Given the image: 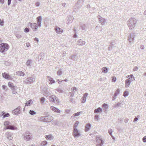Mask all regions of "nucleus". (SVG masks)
I'll list each match as a JSON object with an SVG mask.
<instances>
[{
  "mask_svg": "<svg viewBox=\"0 0 146 146\" xmlns=\"http://www.w3.org/2000/svg\"><path fill=\"white\" fill-rule=\"evenodd\" d=\"M76 56V55H72L70 56V58L72 60L74 61L75 60Z\"/></svg>",
  "mask_w": 146,
  "mask_h": 146,
  "instance_id": "ea45409f",
  "label": "nucleus"
},
{
  "mask_svg": "<svg viewBox=\"0 0 146 146\" xmlns=\"http://www.w3.org/2000/svg\"><path fill=\"white\" fill-rule=\"evenodd\" d=\"M2 115H3V118L8 117L9 116V113H5L3 111L2 112Z\"/></svg>",
  "mask_w": 146,
  "mask_h": 146,
  "instance_id": "cd10ccee",
  "label": "nucleus"
},
{
  "mask_svg": "<svg viewBox=\"0 0 146 146\" xmlns=\"http://www.w3.org/2000/svg\"><path fill=\"white\" fill-rule=\"evenodd\" d=\"M129 95V93L127 91H125L123 93V96L125 97H127Z\"/></svg>",
  "mask_w": 146,
  "mask_h": 146,
  "instance_id": "c03bdc74",
  "label": "nucleus"
},
{
  "mask_svg": "<svg viewBox=\"0 0 146 146\" xmlns=\"http://www.w3.org/2000/svg\"><path fill=\"white\" fill-rule=\"evenodd\" d=\"M55 30L56 33L59 34H61L63 33V30L62 29H61L59 27H56L55 29Z\"/></svg>",
  "mask_w": 146,
  "mask_h": 146,
  "instance_id": "dca6fc26",
  "label": "nucleus"
},
{
  "mask_svg": "<svg viewBox=\"0 0 146 146\" xmlns=\"http://www.w3.org/2000/svg\"><path fill=\"white\" fill-rule=\"evenodd\" d=\"M98 19L99 20V22L102 25H104L106 23V20L105 19L102 18L101 16L99 15Z\"/></svg>",
  "mask_w": 146,
  "mask_h": 146,
  "instance_id": "f8f14e48",
  "label": "nucleus"
},
{
  "mask_svg": "<svg viewBox=\"0 0 146 146\" xmlns=\"http://www.w3.org/2000/svg\"><path fill=\"white\" fill-rule=\"evenodd\" d=\"M45 138L47 140H52L54 138V137L51 135H46L45 136Z\"/></svg>",
  "mask_w": 146,
  "mask_h": 146,
  "instance_id": "5701e85b",
  "label": "nucleus"
},
{
  "mask_svg": "<svg viewBox=\"0 0 146 146\" xmlns=\"http://www.w3.org/2000/svg\"><path fill=\"white\" fill-rule=\"evenodd\" d=\"M18 89L17 87L16 86H15L14 87H13V88H11V89L12 90V93L13 94H15L17 92V90Z\"/></svg>",
  "mask_w": 146,
  "mask_h": 146,
  "instance_id": "6ab92c4d",
  "label": "nucleus"
},
{
  "mask_svg": "<svg viewBox=\"0 0 146 146\" xmlns=\"http://www.w3.org/2000/svg\"><path fill=\"white\" fill-rule=\"evenodd\" d=\"M138 68L137 66H135L133 69V70L134 71H136L138 70Z\"/></svg>",
  "mask_w": 146,
  "mask_h": 146,
  "instance_id": "0e129e2a",
  "label": "nucleus"
},
{
  "mask_svg": "<svg viewBox=\"0 0 146 146\" xmlns=\"http://www.w3.org/2000/svg\"><path fill=\"white\" fill-rule=\"evenodd\" d=\"M33 103V101L31 100H29L28 101H27L25 104V106H30L32 103Z\"/></svg>",
  "mask_w": 146,
  "mask_h": 146,
  "instance_id": "a878e982",
  "label": "nucleus"
},
{
  "mask_svg": "<svg viewBox=\"0 0 146 146\" xmlns=\"http://www.w3.org/2000/svg\"><path fill=\"white\" fill-rule=\"evenodd\" d=\"M142 140L144 142H146V136H144L143 137Z\"/></svg>",
  "mask_w": 146,
  "mask_h": 146,
  "instance_id": "6e6d98bb",
  "label": "nucleus"
},
{
  "mask_svg": "<svg viewBox=\"0 0 146 146\" xmlns=\"http://www.w3.org/2000/svg\"><path fill=\"white\" fill-rule=\"evenodd\" d=\"M30 134V133L29 131L26 132L24 138V140L29 141L32 139V137Z\"/></svg>",
  "mask_w": 146,
  "mask_h": 146,
  "instance_id": "6e6552de",
  "label": "nucleus"
},
{
  "mask_svg": "<svg viewBox=\"0 0 146 146\" xmlns=\"http://www.w3.org/2000/svg\"><path fill=\"white\" fill-rule=\"evenodd\" d=\"M10 123L9 121H5L4 123V125L5 126H9V125Z\"/></svg>",
  "mask_w": 146,
  "mask_h": 146,
  "instance_id": "a18cd8bd",
  "label": "nucleus"
},
{
  "mask_svg": "<svg viewBox=\"0 0 146 146\" xmlns=\"http://www.w3.org/2000/svg\"><path fill=\"white\" fill-rule=\"evenodd\" d=\"M137 21L134 18H130L127 21V25L129 29H132L135 27Z\"/></svg>",
  "mask_w": 146,
  "mask_h": 146,
  "instance_id": "f257e3e1",
  "label": "nucleus"
},
{
  "mask_svg": "<svg viewBox=\"0 0 146 146\" xmlns=\"http://www.w3.org/2000/svg\"><path fill=\"white\" fill-rule=\"evenodd\" d=\"M72 90L74 91H77V89L76 87H74L71 88Z\"/></svg>",
  "mask_w": 146,
  "mask_h": 146,
  "instance_id": "bf43d9fd",
  "label": "nucleus"
},
{
  "mask_svg": "<svg viewBox=\"0 0 146 146\" xmlns=\"http://www.w3.org/2000/svg\"><path fill=\"white\" fill-rule=\"evenodd\" d=\"M112 129H110L109 130H108V132H109V133L110 135H111V136H112Z\"/></svg>",
  "mask_w": 146,
  "mask_h": 146,
  "instance_id": "5fc2aeb1",
  "label": "nucleus"
},
{
  "mask_svg": "<svg viewBox=\"0 0 146 146\" xmlns=\"http://www.w3.org/2000/svg\"><path fill=\"white\" fill-rule=\"evenodd\" d=\"M91 127V125L90 124H86L85 127V131L86 132L88 131L90 129Z\"/></svg>",
  "mask_w": 146,
  "mask_h": 146,
  "instance_id": "393cba45",
  "label": "nucleus"
},
{
  "mask_svg": "<svg viewBox=\"0 0 146 146\" xmlns=\"http://www.w3.org/2000/svg\"><path fill=\"white\" fill-rule=\"evenodd\" d=\"M139 117V115H137L136 117H135L134 118V119L133 120V121L135 122V121H137L138 120V119H139L138 117Z\"/></svg>",
  "mask_w": 146,
  "mask_h": 146,
  "instance_id": "8fccbe9b",
  "label": "nucleus"
},
{
  "mask_svg": "<svg viewBox=\"0 0 146 146\" xmlns=\"http://www.w3.org/2000/svg\"><path fill=\"white\" fill-rule=\"evenodd\" d=\"M110 44V45L109 47V50L111 51L112 49V48L115 47V44H113L112 42H111Z\"/></svg>",
  "mask_w": 146,
  "mask_h": 146,
  "instance_id": "c85d7f7f",
  "label": "nucleus"
},
{
  "mask_svg": "<svg viewBox=\"0 0 146 146\" xmlns=\"http://www.w3.org/2000/svg\"><path fill=\"white\" fill-rule=\"evenodd\" d=\"M79 122L78 121H76L74 123V126L73 127V129H77L76 127L78 125Z\"/></svg>",
  "mask_w": 146,
  "mask_h": 146,
  "instance_id": "72a5a7b5",
  "label": "nucleus"
},
{
  "mask_svg": "<svg viewBox=\"0 0 146 146\" xmlns=\"http://www.w3.org/2000/svg\"><path fill=\"white\" fill-rule=\"evenodd\" d=\"M82 111H79L77 112L76 113H74L72 116V117H76L79 116L80 114L82 113Z\"/></svg>",
  "mask_w": 146,
  "mask_h": 146,
  "instance_id": "c756f323",
  "label": "nucleus"
},
{
  "mask_svg": "<svg viewBox=\"0 0 146 146\" xmlns=\"http://www.w3.org/2000/svg\"><path fill=\"white\" fill-rule=\"evenodd\" d=\"M102 109L100 108H98L97 109L95 110L94 111V113H97L99 112L100 111H102Z\"/></svg>",
  "mask_w": 146,
  "mask_h": 146,
  "instance_id": "473e14b6",
  "label": "nucleus"
},
{
  "mask_svg": "<svg viewBox=\"0 0 146 146\" xmlns=\"http://www.w3.org/2000/svg\"><path fill=\"white\" fill-rule=\"evenodd\" d=\"M31 27L34 31H36L37 30L38 27H39L38 24L36 23H29Z\"/></svg>",
  "mask_w": 146,
  "mask_h": 146,
  "instance_id": "9b49d317",
  "label": "nucleus"
},
{
  "mask_svg": "<svg viewBox=\"0 0 146 146\" xmlns=\"http://www.w3.org/2000/svg\"><path fill=\"white\" fill-rule=\"evenodd\" d=\"M16 75L17 76H24L25 75V73L21 71H18L16 72Z\"/></svg>",
  "mask_w": 146,
  "mask_h": 146,
  "instance_id": "b1692460",
  "label": "nucleus"
},
{
  "mask_svg": "<svg viewBox=\"0 0 146 146\" xmlns=\"http://www.w3.org/2000/svg\"><path fill=\"white\" fill-rule=\"evenodd\" d=\"M47 79L48 81H50V84H52L55 83V81L53 80V79L49 76L47 77Z\"/></svg>",
  "mask_w": 146,
  "mask_h": 146,
  "instance_id": "aec40b11",
  "label": "nucleus"
},
{
  "mask_svg": "<svg viewBox=\"0 0 146 146\" xmlns=\"http://www.w3.org/2000/svg\"><path fill=\"white\" fill-rule=\"evenodd\" d=\"M83 0H79L77 3V4L78 5H81V4L83 3Z\"/></svg>",
  "mask_w": 146,
  "mask_h": 146,
  "instance_id": "37998d69",
  "label": "nucleus"
},
{
  "mask_svg": "<svg viewBox=\"0 0 146 146\" xmlns=\"http://www.w3.org/2000/svg\"><path fill=\"white\" fill-rule=\"evenodd\" d=\"M72 20V18L71 16H69L68 17L67 20L68 21V23H70L71 22V21Z\"/></svg>",
  "mask_w": 146,
  "mask_h": 146,
  "instance_id": "4c0bfd02",
  "label": "nucleus"
},
{
  "mask_svg": "<svg viewBox=\"0 0 146 146\" xmlns=\"http://www.w3.org/2000/svg\"><path fill=\"white\" fill-rule=\"evenodd\" d=\"M50 108L52 111L57 113H60V110H59L55 107L51 106Z\"/></svg>",
  "mask_w": 146,
  "mask_h": 146,
  "instance_id": "a211bd4d",
  "label": "nucleus"
},
{
  "mask_svg": "<svg viewBox=\"0 0 146 146\" xmlns=\"http://www.w3.org/2000/svg\"><path fill=\"white\" fill-rule=\"evenodd\" d=\"M8 84L9 86L11 88H12L13 87H14L15 86L12 83L10 82H9Z\"/></svg>",
  "mask_w": 146,
  "mask_h": 146,
  "instance_id": "a19ab883",
  "label": "nucleus"
},
{
  "mask_svg": "<svg viewBox=\"0 0 146 146\" xmlns=\"http://www.w3.org/2000/svg\"><path fill=\"white\" fill-rule=\"evenodd\" d=\"M35 76H32L31 77H29L25 79L23 81V83L27 85H30L34 82L36 79Z\"/></svg>",
  "mask_w": 146,
  "mask_h": 146,
  "instance_id": "f03ea898",
  "label": "nucleus"
},
{
  "mask_svg": "<svg viewBox=\"0 0 146 146\" xmlns=\"http://www.w3.org/2000/svg\"><path fill=\"white\" fill-rule=\"evenodd\" d=\"M95 119L96 120H98L99 119V116L98 115H96L95 116Z\"/></svg>",
  "mask_w": 146,
  "mask_h": 146,
  "instance_id": "052dcab7",
  "label": "nucleus"
},
{
  "mask_svg": "<svg viewBox=\"0 0 146 146\" xmlns=\"http://www.w3.org/2000/svg\"><path fill=\"white\" fill-rule=\"evenodd\" d=\"M117 96L114 95V96L112 98V100H114L116 98Z\"/></svg>",
  "mask_w": 146,
  "mask_h": 146,
  "instance_id": "69168bd1",
  "label": "nucleus"
},
{
  "mask_svg": "<svg viewBox=\"0 0 146 146\" xmlns=\"http://www.w3.org/2000/svg\"><path fill=\"white\" fill-rule=\"evenodd\" d=\"M2 75L3 76L5 79L11 80H13V76H11L6 72L3 73Z\"/></svg>",
  "mask_w": 146,
  "mask_h": 146,
  "instance_id": "9d476101",
  "label": "nucleus"
},
{
  "mask_svg": "<svg viewBox=\"0 0 146 146\" xmlns=\"http://www.w3.org/2000/svg\"><path fill=\"white\" fill-rule=\"evenodd\" d=\"M42 21V17L39 16L37 18V24L39 27H40L41 26V22Z\"/></svg>",
  "mask_w": 146,
  "mask_h": 146,
  "instance_id": "2eb2a0df",
  "label": "nucleus"
},
{
  "mask_svg": "<svg viewBox=\"0 0 146 146\" xmlns=\"http://www.w3.org/2000/svg\"><path fill=\"white\" fill-rule=\"evenodd\" d=\"M6 136L7 137V138L10 140H11L13 139V137L11 135V133L9 132H7L6 133Z\"/></svg>",
  "mask_w": 146,
  "mask_h": 146,
  "instance_id": "412c9836",
  "label": "nucleus"
},
{
  "mask_svg": "<svg viewBox=\"0 0 146 146\" xmlns=\"http://www.w3.org/2000/svg\"><path fill=\"white\" fill-rule=\"evenodd\" d=\"M49 100L50 102L58 104L60 102L59 99L56 96L52 95L49 97Z\"/></svg>",
  "mask_w": 146,
  "mask_h": 146,
  "instance_id": "7ed1b4c3",
  "label": "nucleus"
},
{
  "mask_svg": "<svg viewBox=\"0 0 146 146\" xmlns=\"http://www.w3.org/2000/svg\"><path fill=\"white\" fill-rule=\"evenodd\" d=\"M119 89H117L115 91L114 95L117 96L119 93Z\"/></svg>",
  "mask_w": 146,
  "mask_h": 146,
  "instance_id": "de8ad7c7",
  "label": "nucleus"
},
{
  "mask_svg": "<svg viewBox=\"0 0 146 146\" xmlns=\"http://www.w3.org/2000/svg\"><path fill=\"white\" fill-rule=\"evenodd\" d=\"M45 99L44 97H42L40 98V101L42 104H43L45 102Z\"/></svg>",
  "mask_w": 146,
  "mask_h": 146,
  "instance_id": "58836bf2",
  "label": "nucleus"
},
{
  "mask_svg": "<svg viewBox=\"0 0 146 146\" xmlns=\"http://www.w3.org/2000/svg\"><path fill=\"white\" fill-rule=\"evenodd\" d=\"M26 46L28 47L30 46V44L29 43H26Z\"/></svg>",
  "mask_w": 146,
  "mask_h": 146,
  "instance_id": "774afa93",
  "label": "nucleus"
},
{
  "mask_svg": "<svg viewBox=\"0 0 146 146\" xmlns=\"http://www.w3.org/2000/svg\"><path fill=\"white\" fill-rule=\"evenodd\" d=\"M62 71L61 70V69L59 70L57 72V74L58 75H60L62 74Z\"/></svg>",
  "mask_w": 146,
  "mask_h": 146,
  "instance_id": "49530a36",
  "label": "nucleus"
},
{
  "mask_svg": "<svg viewBox=\"0 0 146 146\" xmlns=\"http://www.w3.org/2000/svg\"><path fill=\"white\" fill-rule=\"evenodd\" d=\"M86 27L85 25H84L82 27V30H85L86 29Z\"/></svg>",
  "mask_w": 146,
  "mask_h": 146,
  "instance_id": "4d7b16f0",
  "label": "nucleus"
},
{
  "mask_svg": "<svg viewBox=\"0 0 146 146\" xmlns=\"http://www.w3.org/2000/svg\"><path fill=\"white\" fill-rule=\"evenodd\" d=\"M121 103H117V104H116V105L114 107V108H115L117 107H118V106H120L121 105Z\"/></svg>",
  "mask_w": 146,
  "mask_h": 146,
  "instance_id": "13d9d810",
  "label": "nucleus"
},
{
  "mask_svg": "<svg viewBox=\"0 0 146 146\" xmlns=\"http://www.w3.org/2000/svg\"><path fill=\"white\" fill-rule=\"evenodd\" d=\"M102 72L105 73H107L108 72V69L106 67H103L102 68Z\"/></svg>",
  "mask_w": 146,
  "mask_h": 146,
  "instance_id": "2f4dec72",
  "label": "nucleus"
},
{
  "mask_svg": "<svg viewBox=\"0 0 146 146\" xmlns=\"http://www.w3.org/2000/svg\"><path fill=\"white\" fill-rule=\"evenodd\" d=\"M129 76H130V78H129V79L133 81L135 80V78L133 74L129 75Z\"/></svg>",
  "mask_w": 146,
  "mask_h": 146,
  "instance_id": "79ce46f5",
  "label": "nucleus"
},
{
  "mask_svg": "<svg viewBox=\"0 0 146 146\" xmlns=\"http://www.w3.org/2000/svg\"><path fill=\"white\" fill-rule=\"evenodd\" d=\"M55 90L57 91L58 92L60 93H62L64 92V91L62 90L59 88H57Z\"/></svg>",
  "mask_w": 146,
  "mask_h": 146,
  "instance_id": "c9c22d12",
  "label": "nucleus"
},
{
  "mask_svg": "<svg viewBox=\"0 0 146 146\" xmlns=\"http://www.w3.org/2000/svg\"><path fill=\"white\" fill-rule=\"evenodd\" d=\"M29 113L31 115H35L36 114V112L34 111V110H30L29 111Z\"/></svg>",
  "mask_w": 146,
  "mask_h": 146,
  "instance_id": "e433bc0d",
  "label": "nucleus"
},
{
  "mask_svg": "<svg viewBox=\"0 0 146 146\" xmlns=\"http://www.w3.org/2000/svg\"><path fill=\"white\" fill-rule=\"evenodd\" d=\"M77 44L78 45L80 46H83L84 45L86 44V42L83 41L82 40L80 39L77 42Z\"/></svg>",
  "mask_w": 146,
  "mask_h": 146,
  "instance_id": "f3484780",
  "label": "nucleus"
},
{
  "mask_svg": "<svg viewBox=\"0 0 146 146\" xmlns=\"http://www.w3.org/2000/svg\"><path fill=\"white\" fill-rule=\"evenodd\" d=\"M131 82L130 80L129 79H127L125 80V87L127 88L131 84Z\"/></svg>",
  "mask_w": 146,
  "mask_h": 146,
  "instance_id": "4be33fe9",
  "label": "nucleus"
},
{
  "mask_svg": "<svg viewBox=\"0 0 146 146\" xmlns=\"http://www.w3.org/2000/svg\"><path fill=\"white\" fill-rule=\"evenodd\" d=\"M29 31V29L27 28H26L24 29V31L25 33H28Z\"/></svg>",
  "mask_w": 146,
  "mask_h": 146,
  "instance_id": "09e8293b",
  "label": "nucleus"
},
{
  "mask_svg": "<svg viewBox=\"0 0 146 146\" xmlns=\"http://www.w3.org/2000/svg\"><path fill=\"white\" fill-rule=\"evenodd\" d=\"M2 87V88L3 90H7V88L6 86L3 85Z\"/></svg>",
  "mask_w": 146,
  "mask_h": 146,
  "instance_id": "603ef678",
  "label": "nucleus"
},
{
  "mask_svg": "<svg viewBox=\"0 0 146 146\" xmlns=\"http://www.w3.org/2000/svg\"><path fill=\"white\" fill-rule=\"evenodd\" d=\"M73 135L74 137H78L80 135V133L77 129H73Z\"/></svg>",
  "mask_w": 146,
  "mask_h": 146,
  "instance_id": "ddd939ff",
  "label": "nucleus"
},
{
  "mask_svg": "<svg viewBox=\"0 0 146 146\" xmlns=\"http://www.w3.org/2000/svg\"><path fill=\"white\" fill-rule=\"evenodd\" d=\"M9 48V46L6 43H3L0 44V52L2 53L7 51Z\"/></svg>",
  "mask_w": 146,
  "mask_h": 146,
  "instance_id": "20e7f679",
  "label": "nucleus"
},
{
  "mask_svg": "<svg viewBox=\"0 0 146 146\" xmlns=\"http://www.w3.org/2000/svg\"><path fill=\"white\" fill-rule=\"evenodd\" d=\"M102 107L103 108L106 109L108 108V106L107 104H104L102 105Z\"/></svg>",
  "mask_w": 146,
  "mask_h": 146,
  "instance_id": "864d4df0",
  "label": "nucleus"
},
{
  "mask_svg": "<svg viewBox=\"0 0 146 146\" xmlns=\"http://www.w3.org/2000/svg\"><path fill=\"white\" fill-rule=\"evenodd\" d=\"M11 0H8L7 3L8 5H10L11 4Z\"/></svg>",
  "mask_w": 146,
  "mask_h": 146,
  "instance_id": "e2e57ef3",
  "label": "nucleus"
},
{
  "mask_svg": "<svg viewBox=\"0 0 146 146\" xmlns=\"http://www.w3.org/2000/svg\"><path fill=\"white\" fill-rule=\"evenodd\" d=\"M47 143H48L46 141H44L41 142L40 145L42 146H45L47 144Z\"/></svg>",
  "mask_w": 146,
  "mask_h": 146,
  "instance_id": "f704fd0d",
  "label": "nucleus"
},
{
  "mask_svg": "<svg viewBox=\"0 0 146 146\" xmlns=\"http://www.w3.org/2000/svg\"><path fill=\"white\" fill-rule=\"evenodd\" d=\"M40 2H36L35 3V5L36 7H38L40 6Z\"/></svg>",
  "mask_w": 146,
  "mask_h": 146,
  "instance_id": "3c124183",
  "label": "nucleus"
},
{
  "mask_svg": "<svg viewBox=\"0 0 146 146\" xmlns=\"http://www.w3.org/2000/svg\"><path fill=\"white\" fill-rule=\"evenodd\" d=\"M112 80L114 82H115L116 81V79L115 77H113L112 79Z\"/></svg>",
  "mask_w": 146,
  "mask_h": 146,
  "instance_id": "338daca9",
  "label": "nucleus"
},
{
  "mask_svg": "<svg viewBox=\"0 0 146 146\" xmlns=\"http://www.w3.org/2000/svg\"><path fill=\"white\" fill-rule=\"evenodd\" d=\"M9 127V129H11V130H14L16 129L17 127L12 125H9L8 126Z\"/></svg>",
  "mask_w": 146,
  "mask_h": 146,
  "instance_id": "bb28decb",
  "label": "nucleus"
},
{
  "mask_svg": "<svg viewBox=\"0 0 146 146\" xmlns=\"http://www.w3.org/2000/svg\"><path fill=\"white\" fill-rule=\"evenodd\" d=\"M32 63V60L31 59H29L26 63V65L27 66H30Z\"/></svg>",
  "mask_w": 146,
  "mask_h": 146,
  "instance_id": "7c9ffc66",
  "label": "nucleus"
},
{
  "mask_svg": "<svg viewBox=\"0 0 146 146\" xmlns=\"http://www.w3.org/2000/svg\"><path fill=\"white\" fill-rule=\"evenodd\" d=\"M21 108L20 106H18L17 108L13 111L12 113L15 115H18L21 113Z\"/></svg>",
  "mask_w": 146,
  "mask_h": 146,
  "instance_id": "1a4fd4ad",
  "label": "nucleus"
},
{
  "mask_svg": "<svg viewBox=\"0 0 146 146\" xmlns=\"http://www.w3.org/2000/svg\"><path fill=\"white\" fill-rule=\"evenodd\" d=\"M88 95V93H86L84 94L83 96L81 99V101L82 103H84L86 100V98Z\"/></svg>",
  "mask_w": 146,
  "mask_h": 146,
  "instance_id": "4468645a",
  "label": "nucleus"
},
{
  "mask_svg": "<svg viewBox=\"0 0 146 146\" xmlns=\"http://www.w3.org/2000/svg\"><path fill=\"white\" fill-rule=\"evenodd\" d=\"M40 119L45 122H50L53 119V117L50 115L43 116L41 117Z\"/></svg>",
  "mask_w": 146,
  "mask_h": 146,
  "instance_id": "39448f33",
  "label": "nucleus"
},
{
  "mask_svg": "<svg viewBox=\"0 0 146 146\" xmlns=\"http://www.w3.org/2000/svg\"><path fill=\"white\" fill-rule=\"evenodd\" d=\"M135 37V33H132L129 34L128 36V40L130 43H132Z\"/></svg>",
  "mask_w": 146,
  "mask_h": 146,
  "instance_id": "0eeeda50",
  "label": "nucleus"
},
{
  "mask_svg": "<svg viewBox=\"0 0 146 146\" xmlns=\"http://www.w3.org/2000/svg\"><path fill=\"white\" fill-rule=\"evenodd\" d=\"M96 146H102L104 143L103 140L101 137L97 136L96 137Z\"/></svg>",
  "mask_w": 146,
  "mask_h": 146,
  "instance_id": "423d86ee",
  "label": "nucleus"
},
{
  "mask_svg": "<svg viewBox=\"0 0 146 146\" xmlns=\"http://www.w3.org/2000/svg\"><path fill=\"white\" fill-rule=\"evenodd\" d=\"M140 48L141 49L143 50L144 49L145 47L143 45H141L140 46Z\"/></svg>",
  "mask_w": 146,
  "mask_h": 146,
  "instance_id": "680f3d73",
  "label": "nucleus"
}]
</instances>
